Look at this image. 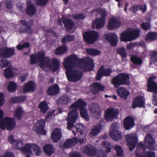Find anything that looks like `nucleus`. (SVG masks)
Segmentation results:
<instances>
[{
  "instance_id": "nucleus-1",
  "label": "nucleus",
  "mask_w": 157,
  "mask_h": 157,
  "mask_svg": "<svg viewBox=\"0 0 157 157\" xmlns=\"http://www.w3.org/2000/svg\"><path fill=\"white\" fill-rule=\"evenodd\" d=\"M45 52L42 50L38 52L37 54H32L30 56V63L34 64L39 63L41 68L44 67L46 57Z\"/></svg>"
},
{
  "instance_id": "nucleus-2",
  "label": "nucleus",
  "mask_w": 157,
  "mask_h": 157,
  "mask_svg": "<svg viewBox=\"0 0 157 157\" xmlns=\"http://www.w3.org/2000/svg\"><path fill=\"white\" fill-rule=\"evenodd\" d=\"M3 116V112L2 110H0V119ZM16 122L13 118L8 117H5L2 121H0V127L5 130H11L15 127Z\"/></svg>"
},
{
  "instance_id": "nucleus-3",
  "label": "nucleus",
  "mask_w": 157,
  "mask_h": 157,
  "mask_svg": "<svg viewBox=\"0 0 157 157\" xmlns=\"http://www.w3.org/2000/svg\"><path fill=\"white\" fill-rule=\"evenodd\" d=\"M86 105V103L83 100L79 99L76 102L71 105L70 106V108L75 109L80 108L81 115L86 120L88 121L90 119V116L87 110L85 108Z\"/></svg>"
},
{
  "instance_id": "nucleus-4",
  "label": "nucleus",
  "mask_w": 157,
  "mask_h": 157,
  "mask_svg": "<svg viewBox=\"0 0 157 157\" xmlns=\"http://www.w3.org/2000/svg\"><path fill=\"white\" fill-rule=\"evenodd\" d=\"M129 79L128 74L122 73L114 77L112 79L111 82L115 87H117L122 84L129 85L130 83Z\"/></svg>"
},
{
  "instance_id": "nucleus-5",
  "label": "nucleus",
  "mask_w": 157,
  "mask_h": 157,
  "mask_svg": "<svg viewBox=\"0 0 157 157\" xmlns=\"http://www.w3.org/2000/svg\"><path fill=\"white\" fill-rule=\"evenodd\" d=\"M66 74L69 81L75 82L79 80L82 77V74L79 69H66Z\"/></svg>"
},
{
  "instance_id": "nucleus-6",
  "label": "nucleus",
  "mask_w": 157,
  "mask_h": 157,
  "mask_svg": "<svg viewBox=\"0 0 157 157\" xmlns=\"http://www.w3.org/2000/svg\"><path fill=\"white\" fill-rule=\"evenodd\" d=\"M29 21L30 23L26 21L25 20H21L20 21V22L21 25L19 30L20 33H27L30 34L32 33V26L34 25V21L32 19L30 20Z\"/></svg>"
},
{
  "instance_id": "nucleus-7",
  "label": "nucleus",
  "mask_w": 157,
  "mask_h": 157,
  "mask_svg": "<svg viewBox=\"0 0 157 157\" xmlns=\"http://www.w3.org/2000/svg\"><path fill=\"white\" fill-rule=\"evenodd\" d=\"M77 56L75 54H71L64 59L63 65L64 69H73L76 66Z\"/></svg>"
},
{
  "instance_id": "nucleus-8",
  "label": "nucleus",
  "mask_w": 157,
  "mask_h": 157,
  "mask_svg": "<svg viewBox=\"0 0 157 157\" xmlns=\"http://www.w3.org/2000/svg\"><path fill=\"white\" fill-rule=\"evenodd\" d=\"M83 37L87 44H92L98 40L99 35L98 33L95 31H90L85 32L83 34Z\"/></svg>"
},
{
  "instance_id": "nucleus-9",
  "label": "nucleus",
  "mask_w": 157,
  "mask_h": 157,
  "mask_svg": "<svg viewBox=\"0 0 157 157\" xmlns=\"http://www.w3.org/2000/svg\"><path fill=\"white\" fill-rule=\"evenodd\" d=\"M119 124L113 123L110 127L109 135L115 141H119L121 138V134L118 129Z\"/></svg>"
},
{
  "instance_id": "nucleus-10",
  "label": "nucleus",
  "mask_w": 157,
  "mask_h": 157,
  "mask_svg": "<svg viewBox=\"0 0 157 157\" xmlns=\"http://www.w3.org/2000/svg\"><path fill=\"white\" fill-rule=\"evenodd\" d=\"M112 146L110 143L103 141L101 145L100 146L97 154V157H106V153L109 152Z\"/></svg>"
},
{
  "instance_id": "nucleus-11",
  "label": "nucleus",
  "mask_w": 157,
  "mask_h": 157,
  "mask_svg": "<svg viewBox=\"0 0 157 157\" xmlns=\"http://www.w3.org/2000/svg\"><path fill=\"white\" fill-rule=\"evenodd\" d=\"M32 149L37 155H39L41 153V151L39 147L36 144H27L24 146L22 151L25 153L32 154Z\"/></svg>"
},
{
  "instance_id": "nucleus-12",
  "label": "nucleus",
  "mask_w": 157,
  "mask_h": 157,
  "mask_svg": "<svg viewBox=\"0 0 157 157\" xmlns=\"http://www.w3.org/2000/svg\"><path fill=\"white\" fill-rule=\"evenodd\" d=\"M78 117V113L76 109L72 110L68 113L67 118V128L68 129H70L71 128L73 127L74 124L76 122Z\"/></svg>"
},
{
  "instance_id": "nucleus-13",
  "label": "nucleus",
  "mask_w": 157,
  "mask_h": 157,
  "mask_svg": "<svg viewBox=\"0 0 157 157\" xmlns=\"http://www.w3.org/2000/svg\"><path fill=\"white\" fill-rule=\"evenodd\" d=\"M60 63L56 58H53L51 59L48 57H46L44 67H49V69H59Z\"/></svg>"
},
{
  "instance_id": "nucleus-14",
  "label": "nucleus",
  "mask_w": 157,
  "mask_h": 157,
  "mask_svg": "<svg viewBox=\"0 0 157 157\" xmlns=\"http://www.w3.org/2000/svg\"><path fill=\"white\" fill-rule=\"evenodd\" d=\"M126 138L127 141V144L130 151L134 149L137 142V138L135 133H130L126 135Z\"/></svg>"
},
{
  "instance_id": "nucleus-15",
  "label": "nucleus",
  "mask_w": 157,
  "mask_h": 157,
  "mask_svg": "<svg viewBox=\"0 0 157 157\" xmlns=\"http://www.w3.org/2000/svg\"><path fill=\"white\" fill-rule=\"evenodd\" d=\"M118 110L114 108H108L105 112V118L108 121H111L118 114Z\"/></svg>"
},
{
  "instance_id": "nucleus-16",
  "label": "nucleus",
  "mask_w": 157,
  "mask_h": 157,
  "mask_svg": "<svg viewBox=\"0 0 157 157\" xmlns=\"http://www.w3.org/2000/svg\"><path fill=\"white\" fill-rule=\"evenodd\" d=\"M15 49L11 48L3 47L0 49V58H9L13 56Z\"/></svg>"
},
{
  "instance_id": "nucleus-17",
  "label": "nucleus",
  "mask_w": 157,
  "mask_h": 157,
  "mask_svg": "<svg viewBox=\"0 0 157 157\" xmlns=\"http://www.w3.org/2000/svg\"><path fill=\"white\" fill-rule=\"evenodd\" d=\"M90 113L92 117L97 119L101 116V111L98 105L96 103L92 104L90 107Z\"/></svg>"
},
{
  "instance_id": "nucleus-18",
  "label": "nucleus",
  "mask_w": 157,
  "mask_h": 157,
  "mask_svg": "<svg viewBox=\"0 0 157 157\" xmlns=\"http://www.w3.org/2000/svg\"><path fill=\"white\" fill-rule=\"evenodd\" d=\"M145 144L147 147L149 149L153 150H157V146L154 142L152 136L149 134H147L145 138Z\"/></svg>"
},
{
  "instance_id": "nucleus-19",
  "label": "nucleus",
  "mask_w": 157,
  "mask_h": 157,
  "mask_svg": "<svg viewBox=\"0 0 157 157\" xmlns=\"http://www.w3.org/2000/svg\"><path fill=\"white\" fill-rule=\"evenodd\" d=\"M145 99L142 96H139L135 97L133 100L132 104V107L135 109L136 107H144V105Z\"/></svg>"
},
{
  "instance_id": "nucleus-20",
  "label": "nucleus",
  "mask_w": 157,
  "mask_h": 157,
  "mask_svg": "<svg viewBox=\"0 0 157 157\" xmlns=\"http://www.w3.org/2000/svg\"><path fill=\"white\" fill-rule=\"evenodd\" d=\"M45 121L44 119L38 121L35 124L36 130L38 134L40 135H45L46 132L44 129Z\"/></svg>"
},
{
  "instance_id": "nucleus-21",
  "label": "nucleus",
  "mask_w": 157,
  "mask_h": 157,
  "mask_svg": "<svg viewBox=\"0 0 157 157\" xmlns=\"http://www.w3.org/2000/svg\"><path fill=\"white\" fill-rule=\"evenodd\" d=\"M156 79V77L155 76H152L149 78L147 84L148 91L157 93V83L153 81Z\"/></svg>"
},
{
  "instance_id": "nucleus-22",
  "label": "nucleus",
  "mask_w": 157,
  "mask_h": 157,
  "mask_svg": "<svg viewBox=\"0 0 157 157\" xmlns=\"http://www.w3.org/2000/svg\"><path fill=\"white\" fill-rule=\"evenodd\" d=\"M121 25L120 20L117 19L116 17H113L110 19L108 27L109 29L113 30L119 28Z\"/></svg>"
},
{
  "instance_id": "nucleus-23",
  "label": "nucleus",
  "mask_w": 157,
  "mask_h": 157,
  "mask_svg": "<svg viewBox=\"0 0 157 157\" xmlns=\"http://www.w3.org/2000/svg\"><path fill=\"white\" fill-rule=\"evenodd\" d=\"M105 37L111 46L115 47L117 45L118 41V36L116 33H108L105 35Z\"/></svg>"
},
{
  "instance_id": "nucleus-24",
  "label": "nucleus",
  "mask_w": 157,
  "mask_h": 157,
  "mask_svg": "<svg viewBox=\"0 0 157 157\" xmlns=\"http://www.w3.org/2000/svg\"><path fill=\"white\" fill-rule=\"evenodd\" d=\"M83 151L89 156H94L97 153L96 148L90 145L84 147L83 148Z\"/></svg>"
},
{
  "instance_id": "nucleus-25",
  "label": "nucleus",
  "mask_w": 157,
  "mask_h": 157,
  "mask_svg": "<svg viewBox=\"0 0 157 157\" xmlns=\"http://www.w3.org/2000/svg\"><path fill=\"white\" fill-rule=\"evenodd\" d=\"M123 123L125 128L126 130H129L135 125L134 120L132 117L128 116L124 118Z\"/></svg>"
},
{
  "instance_id": "nucleus-26",
  "label": "nucleus",
  "mask_w": 157,
  "mask_h": 157,
  "mask_svg": "<svg viewBox=\"0 0 157 157\" xmlns=\"http://www.w3.org/2000/svg\"><path fill=\"white\" fill-rule=\"evenodd\" d=\"M62 22L67 31L71 30L74 26V23L72 20L67 17L63 18L62 19Z\"/></svg>"
},
{
  "instance_id": "nucleus-27",
  "label": "nucleus",
  "mask_w": 157,
  "mask_h": 157,
  "mask_svg": "<svg viewBox=\"0 0 157 157\" xmlns=\"http://www.w3.org/2000/svg\"><path fill=\"white\" fill-rule=\"evenodd\" d=\"M36 12V9L35 6L29 2L27 3V8L25 10L26 13L28 15L33 16Z\"/></svg>"
},
{
  "instance_id": "nucleus-28",
  "label": "nucleus",
  "mask_w": 157,
  "mask_h": 157,
  "mask_svg": "<svg viewBox=\"0 0 157 157\" xmlns=\"http://www.w3.org/2000/svg\"><path fill=\"white\" fill-rule=\"evenodd\" d=\"M102 128V126L101 124L94 126L89 133L90 136L94 137L97 136L100 133Z\"/></svg>"
},
{
  "instance_id": "nucleus-29",
  "label": "nucleus",
  "mask_w": 157,
  "mask_h": 157,
  "mask_svg": "<svg viewBox=\"0 0 157 157\" xmlns=\"http://www.w3.org/2000/svg\"><path fill=\"white\" fill-rule=\"evenodd\" d=\"M61 136V130L58 128L54 129L51 134V138L54 142L59 141L60 139Z\"/></svg>"
},
{
  "instance_id": "nucleus-30",
  "label": "nucleus",
  "mask_w": 157,
  "mask_h": 157,
  "mask_svg": "<svg viewBox=\"0 0 157 157\" xmlns=\"http://www.w3.org/2000/svg\"><path fill=\"white\" fill-rule=\"evenodd\" d=\"M105 21L100 18H96L95 21L92 22V28L94 29L96 27L97 29H100L105 25Z\"/></svg>"
},
{
  "instance_id": "nucleus-31",
  "label": "nucleus",
  "mask_w": 157,
  "mask_h": 157,
  "mask_svg": "<svg viewBox=\"0 0 157 157\" xmlns=\"http://www.w3.org/2000/svg\"><path fill=\"white\" fill-rule=\"evenodd\" d=\"M96 12L100 13L101 15V17L99 18L105 21V18L107 14H106V10L105 8L99 7L95 8L90 11V13H92Z\"/></svg>"
},
{
  "instance_id": "nucleus-32",
  "label": "nucleus",
  "mask_w": 157,
  "mask_h": 157,
  "mask_svg": "<svg viewBox=\"0 0 157 157\" xmlns=\"http://www.w3.org/2000/svg\"><path fill=\"white\" fill-rule=\"evenodd\" d=\"M105 87L99 83L93 84L90 87L91 90L94 94H97L100 91L103 90Z\"/></svg>"
},
{
  "instance_id": "nucleus-33",
  "label": "nucleus",
  "mask_w": 157,
  "mask_h": 157,
  "mask_svg": "<svg viewBox=\"0 0 157 157\" xmlns=\"http://www.w3.org/2000/svg\"><path fill=\"white\" fill-rule=\"evenodd\" d=\"M117 93L119 97L124 99H126L129 95V92L125 89L120 87L117 90Z\"/></svg>"
},
{
  "instance_id": "nucleus-34",
  "label": "nucleus",
  "mask_w": 157,
  "mask_h": 157,
  "mask_svg": "<svg viewBox=\"0 0 157 157\" xmlns=\"http://www.w3.org/2000/svg\"><path fill=\"white\" fill-rule=\"evenodd\" d=\"M111 69H99L96 77V79L100 80L102 76H107L111 73Z\"/></svg>"
},
{
  "instance_id": "nucleus-35",
  "label": "nucleus",
  "mask_w": 157,
  "mask_h": 157,
  "mask_svg": "<svg viewBox=\"0 0 157 157\" xmlns=\"http://www.w3.org/2000/svg\"><path fill=\"white\" fill-rule=\"evenodd\" d=\"M131 40L139 37L140 33V30L137 29H128Z\"/></svg>"
},
{
  "instance_id": "nucleus-36",
  "label": "nucleus",
  "mask_w": 157,
  "mask_h": 157,
  "mask_svg": "<svg viewBox=\"0 0 157 157\" xmlns=\"http://www.w3.org/2000/svg\"><path fill=\"white\" fill-rule=\"evenodd\" d=\"M117 53L120 55L122 59V61L126 59L127 56L126 49L123 47H119L117 49Z\"/></svg>"
},
{
  "instance_id": "nucleus-37",
  "label": "nucleus",
  "mask_w": 157,
  "mask_h": 157,
  "mask_svg": "<svg viewBox=\"0 0 157 157\" xmlns=\"http://www.w3.org/2000/svg\"><path fill=\"white\" fill-rule=\"evenodd\" d=\"M120 40L121 41L128 42L131 40L128 29L123 32L120 35Z\"/></svg>"
},
{
  "instance_id": "nucleus-38",
  "label": "nucleus",
  "mask_w": 157,
  "mask_h": 157,
  "mask_svg": "<svg viewBox=\"0 0 157 157\" xmlns=\"http://www.w3.org/2000/svg\"><path fill=\"white\" fill-rule=\"evenodd\" d=\"M24 113L22 108L18 106L14 113V116L17 119H21L24 115Z\"/></svg>"
},
{
  "instance_id": "nucleus-39",
  "label": "nucleus",
  "mask_w": 157,
  "mask_h": 157,
  "mask_svg": "<svg viewBox=\"0 0 157 157\" xmlns=\"http://www.w3.org/2000/svg\"><path fill=\"white\" fill-rule=\"evenodd\" d=\"M35 88V86L34 83L32 81H29L23 87V92H26L34 91Z\"/></svg>"
},
{
  "instance_id": "nucleus-40",
  "label": "nucleus",
  "mask_w": 157,
  "mask_h": 157,
  "mask_svg": "<svg viewBox=\"0 0 157 157\" xmlns=\"http://www.w3.org/2000/svg\"><path fill=\"white\" fill-rule=\"evenodd\" d=\"M77 139L74 138L71 139H68L66 140L63 144L64 147L67 148L75 145L77 142Z\"/></svg>"
},
{
  "instance_id": "nucleus-41",
  "label": "nucleus",
  "mask_w": 157,
  "mask_h": 157,
  "mask_svg": "<svg viewBox=\"0 0 157 157\" xmlns=\"http://www.w3.org/2000/svg\"><path fill=\"white\" fill-rule=\"evenodd\" d=\"M44 151L48 155H51L55 151L53 146L51 144H47L44 147Z\"/></svg>"
},
{
  "instance_id": "nucleus-42",
  "label": "nucleus",
  "mask_w": 157,
  "mask_h": 157,
  "mask_svg": "<svg viewBox=\"0 0 157 157\" xmlns=\"http://www.w3.org/2000/svg\"><path fill=\"white\" fill-rule=\"evenodd\" d=\"M59 91V89L58 86L57 84H55L48 88L47 93L49 95H54L57 94Z\"/></svg>"
},
{
  "instance_id": "nucleus-43",
  "label": "nucleus",
  "mask_w": 157,
  "mask_h": 157,
  "mask_svg": "<svg viewBox=\"0 0 157 157\" xmlns=\"http://www.w3.org/2000/svg\"><path fill=\"white\" fill-rule=\"evenodd\" d=\"M157 40V33L150 32L146 36V41H153Z\"/></svg>"
},
{
  "instance_id": "nucleus-44",
  "label": "nucleus",
  "mask_w": 157,
  "mask_h": 157,
  "mask_svg": "<svg viewBox=\"0 0 157 157\" xmlns=\"http://www.w3.org/2000/svg\"><path fill=\"white\" fill-rule=\"evenodd\" d=\"M67 51V48L65 45L61 46L57 48L55 51V54L57 55L63 54Z\"/></svg>"
},
{
  "instance_id": "nucleus-45",
  "label": "nucleus",
  "mask_w": 157,
  "mask_h": 157,
  "mask_svg": "<svg viewBox=\"0 0 157 157\" xmlns=\"http://www.w3.org/2000/svg\"><path fill=\"white\" fill-rule=\"evenodd\" d=\"M75 36L73 35L68 34L64 36L61 39V42L63 45H66L67 42L73 41Z\"/></svg>"
},
{
  "instance_id": "nucleus-46",
  "label": "nucleus",
  "mask_w": 157,
  "mask_h": 157,
  "mask_svg": "<svg viewBox=\"0 0 157 157\" xmlns=\"http://www.w3.org/2000/svg\"><path fill=\"white\" fill-rule=\"evenodd\" d=\"M86 53L91 56L98 55L101 53L100 51L94 48H88L86 49Z\"/></svg>"
},
{
  "instance_id": "nucleus-47",
  "label": "nucleus",
  "mask_w": 157,
  "mask_h": 157,
  "mask_svg": "<svg viewBox=\"0 0 157 157\" xmlns=\"http://www.w3.org/2000/svg\"><path fill=\"white\" fill-rule=\"evenodd\" d=\"M86 57L81 59L78 57L76 66H78L80 69H86Z\"/></svg>"
},
{
  "instance_id": "nucleus-48",
  "label": "nucleus",
  "mask_w": 157,
  "mask_h": 157,
  "mask_svg": "<svg viewBox=\"0 0 157 157\" xmlns=\"http://www.w3.org/2000/svg\"><path fill=\"white\" fill-rule=\"evenodd\" d=\"M39 108L40 112L45 113L48 109V106L47 103L44 101H42L39 105Z\"/></svg>"
},
{
  "instance_id": "nucleus-49",
  "label": "nucleus",
  "mask_w": 157,
  "mask_h": 157,
  "mask_svg": "<svg viewBox=\"0 0 157 157\" xmlns=\"http://www.w3.org/2000/svg\"><path fill=\"white\" fill-rule=\"evenodd\" d=\"M94 63L93 60L90 57H86V68L88 69H94Z\"/></svg>"
},
{
  "instance_id": "nucleus-50",
  "label": "nucleus",
  "mask_w": 157,
  "mask_h": 157,
  "mask_svg": "<svg viewBox=\"0 0 157 157\" xmlns=\"http://www.w3.org/2000/svg\"><path fill=\"white\" fill-rule=\"evenodd\" d=\"M13 147L16 149L22 151L23 148V143L22 140H16L13 144Z\"/></svg>"
},
{
  "instance_id": "nucleus-51",
  "label": "nucleus",
  "mask_w": 157,
  "mask_h": 157,
  "mask_svg": "<svg viewBox=\"0 0 157 157\" xmlns=\"http://www.w3.org/2000/svg\"><path fill=\"white\" fill-rule=\"evenodd\" d=\"M131 61L134 64L136 65H141L142 63V60L138 58L135 56H132L131 58Z\"/></svg>"
},
{
  "instance_id": "nucleus-52",
  "label": "nucleus",
  "mask_w": 157,
  "mask_h": 157,
  "mask_svg": "<svg viewBox=\"0 0 157 157\" xmlns=\"http://www.w3.org/2000/svg\"><path fill=\"white\" fill-rule=\"evenodd\" d=\"M114 148L117 152V157H124L123 151L121 146L116 145L115 146Z\"/></svg>"
},
{
  "instance_id": "nucleus-53",
  "label": "nucleus",
  "mask_w": 157,
  "mask_h": 157,
  "mask_svg": "<svg viewBox=\"0 0 157 157\" xmlns=\"http://www.w3.org/2000/svg\"><path fill=\"white\" fill-rule=\"evenodd\" d=\"M17 87V85L15 83L13 82H11L9 83L8 89L9 91L13 92L16 90Z\"/></svg>"
},
{
  "instance_id": "nucleus-54",
  "label": "nucleus",
  "mask_w": 157,
  "mask_h": 157,
  "mask_svg": "<svg viewBox=\"0 0 157 157\" xmlns=\"http://www.w3.org/2000/svg\"><path fill=\"white\" fill-rule=\"evenodd\" d=\"M150 59L154 62H157V52L152 51L150 52Z\"/></svg>"
},
{
  "instance_id": "nucleus-55",
  "label": "nucleus",
  "mask_w": 157,
  "mask_h": 157,
  "mask_svg": "<svg viewBox=\"0 0 157 157\" xmlns=\"http://www.w3.org/2000/svg\"><path fill=\"white\" fill-rule=\"evenodd\" d=\"M13 75V73L12 69H5L4 71V75L7 78L12 77Z\"/></svg>"
},
{
  "instance_id": "nucleus-56",
  "label": "nucleus",
  "mask_w": 157,
  "mask_h": 157,
  "mask_svg": "<svg viewBox=\"0 0 157 157\" xmlns=\"http://www.w3.org/2000/svg\"><path fill=\"white\" fill-rule=\"evenodd\" d=\"M9 63L8 60L5 59H2L0 61V65L2 68L6 67Z\"/></svg>"
},
{
  "instance_id": "nucleus-57",
  "label": "nucleus",
  "mask_w": 157,
  "mask_h": 157,
  "mask_svg": "<svg viewBox=\"0 0 157 157\" xmlns=\"http://www.w3.org/2000/svg\"><path fill=\"white\" fill-rule=\"evenodd\" d=\"M74 19L78 20L82 19L85 18V16L82 13H80L78 14H75L72 16Z\"/></svg>"
},
{
  "instance_id": "nucleus-58",
  "label": "nucleus",
  "mask_w": 157,
  "mask_h": 157,
  "mask_svg": "<svg viewBox=\"0 0 157 157\" xmlns=\"http://www.w3.org/2000/svg\"><path fill=\"white\" fill-rule=\"evenodd\" d=\"M140 7V5H135L130 7L129 9L132 13H135L139 10Z\"/></svg>"
},
{
  "instance_id": "nucleus-59",
  "label": "nucleus",
  "mask_w": 157,
  "mask_h": 157,
  "mask_svg": "<svg viewBox=\"0 0 157 157\" xmlns=\"http://www.w3.org/2000/svg\"><path fill=\"white\" fill-rule=\"evenodd\" d=\"M77 130L79 132H81L84 130L85 126L82 124L79 123L77 124L76 126Z\"/></svg>"
},
{
  "instance_id": "nucleus-60",
  "label": "nucleus",
  "mask_w": 157,
  "mask_h": 157,
  "mask_svg": "<svg viewBox=\"0 0 157 157\" xmlns=\"http://www.w3.org/2000/svg\"><path fill=\"white\" fill-rule=\"evenodd\" d=\"M48 2V0H36V4L39 6H45Z\"/></svg>"
},
{
  "instance_id": "nucleus-61",
  "label": "nucleus",
  "mask_w": 157,
  "mask_h": 157,
  "mask_svg": "<svg viewBox=\"0 0 157 157\" xmlns=\"http://www.w3.org/2000/svg\"><path fill=\"white\" fill-rule=\"evenodd\" d=\"M5 5L6 8L8 10L11 9L13 6L11 1L10 0L6 1L5 2Z\"/></svg>"
},
{
  "instance_id": "nucleus-62",
  "label": "nucleus",
  "mask_w": 157,
  "mask_h": 157,
  "mask_svg": "<svg viewBox=\"0 0 157 157\" xmlns=\"http://www.w3.org/2000/svg\"><path fill=\"white\" fill-rule=\"evenodd\" d=\"M141 27L145 30H147L150 28V25L147 22H142L141 25Z\"/></svg>"
},
{
  "instance_id": "nucleus-63",
  "label": "nucleus",
  "mask_w": 157,
  "mask_h": 157,
  "mask_svg": "<svg viewBox=\"0 0 157 157\" xmlns=\"http://www.w3.org/2000/svg\"><path fill=\"white\" fill-rule=\"evenodd\" d=\"M59 102L63 103L64 104L66 103L68 101L69 99L66 95L59 98Z\"/></svg>"
},
{
  "instance_id": "nucleus-64",
  "label": "nucleus",
  "mask_w": 157,
  "mask_h": 157,
  "mask_svg": "<svg viewBox=\"0 0 157 157\" xmlns=\"http://www.w3.org/2000/svg\"><path fill=\"white\" fill-rule=\"evenodd\" d=\"M155 154L152 151L147 152L145 154V157H155Z\"/></svg>"
}]
</instances>
